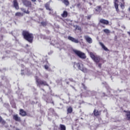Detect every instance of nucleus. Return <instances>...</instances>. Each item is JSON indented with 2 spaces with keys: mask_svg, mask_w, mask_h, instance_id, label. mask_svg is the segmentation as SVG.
Masks as SVG:
<instances>
[{
  "mask_svg": "<svg viewBox=\"0 0 130 130\" xmlns=\"http://www.w3.org/2000/svg\"><path fill=\"white\" fill-rule=\"evenodd\" d=\"M22 35L25 40L29 43H33V40H34V35L33 34L30 33L27 30H23L22 32Z\"/></svg>",
  "mask_w": 130,
  "mask_h": 130,
  "instance_id": "nucleus-1",
  "label": "nucleus"
},
{
  "mask_svg": "<svg viewBox=\"0 0 130 130\" xmlns=\"http://www.w3.org/2000/svg\"><path fill=\"white\" fill-rule=\"evenodd\" d=\"M73 52H74V53H75V55H77L78 57H79L80 58H81V59H86V58H87V56H86V54H85V53L81 51H79L76 49H73Z\"/></svg>",
  "mask_w": 130,
  "mask_h": 130,
  "instance_id": "nucleus-2",
  "label": "nucleus"
},
{
  "mask_svg": "<svg viewBox=\"0 0 130 130\" xmlns=\"http://www.w3.org/2000/svg\"><path fill=\"white\" fill-rule=\"evenodd\" d=\"M36 82L38 87H40L41 86H47L48 87V86H49V85L47 84V82L42 80L38 78V77L36 78Z\"/></svg>",
  "mask_w": 130,
  "mask_h": 130,
  "instance_id": "nucleus-3",
  "label": "nucleus"
},
{
  "mask_svg": "<svg viewBox=\"0 0 130 130\" xmlns=\"http://www.w3.org/2000/svg\"><path fill=\"white\" fill-rule=\"evenodd\" d=\"M76 67L80 70L83 72V73H87L88 72V70L85 67H84V64L82 63H76Z\"/></svg>",
  "mask_w": 130,
  "mask_h": 130,
  "instance_id": "nucleus-4",
  "label": "nucleus"
},
{
  "mask_svg": "<svg viewBox=\"0 0 130 130\" xmlns=\"http://www.w3.org/2000/svg\"><path fill=\"white\" fill-rule=\"evenodd\" d=\"M89 54L91 58L93 60V61L96 63H98L100 61V57L99 56L94 55L92 52H90Z\"/></svg>",
  "mask_w": 130,
  "mask_h": 130,
  "instance_id": "nucleus-5",
  "label": "nucleus"
},
{
  "mask_svg": "<svg viewBox=\"0 0 130 130\" xmlns=\"http://www.w3.org/2000/svg\"><path fill=\"white\" fill-rule=\"evenodd\" d=\"M22 4H23L24 6L28 8L32 7V3L28 0H22Z\"/></svg>",
  "mask_w": 130,
  "mask_h": 130,
  "instance_id": "nucleus-6",
  "label": "nucleus"
},
{
  "mask_svg": "<svg viewBox=\"0 0 130 130\" xmlns=\"http://www.w3.org/2000/svg\"><path fill=\"white\" fill-rule=\"evenodd\" d=\"M13 118L15 121H18V122H21L22 121L21 117H20L18 114L13 115Z\"/></svg>",
  "mask_w": 130,
  "mask_h": 130,
  "instance_id": "nucleus-7",
  "label": "nucleus"
},
{
  "mask_svg": "<svg viewBox=\"0 0 130 130\" xmlns=\"http://www.w3.org/2000/svg\"><path fill=\"white\" fill-rule=\"evenodd\" d=\"M118 0H114V7L117 13H119V9H118Z\"/></svg>",
  "mask_w": 130,
  "mask_h": 130,
  "instance_id": "nucleus-8",
  "label": "nucleus"
},
{
  "mask_svg": "<svg viewBox=\"0 0 130 130\" xmlns=\"http://www.w3.org/2000/svg\"><path fill=\"white\" fill-rule=\"evenodd\" d=\"M100 23H101V24H103L104 25H109V21L104 19H101L100 20Z\"/></svg>",
  "mask_w": 130,
  "mask_h": 130,
  "instance_id": "nucleus-9",
  "label": "nucleus"
},
{
  "mask_svg": "<svg viewBox=\"0 0 130 130\" xmlns=\"http://www.w3.org/2000/svg\"><path fill=\"white\" fill-rule=\"evenodd\" d=\"M93 114L94 116H100L101 115V111H98L95 109L93 110Z\"/></svg>",
  "mask_w": 130,
  "mask_h": 130,
  "instance_id": "nucleus-10",
  "label": "nucleus"
},
{
  "mask_svg": "<svg viewBox=\"0 0 130 130\" xmlns=\"http://www.w3.org/2000/svg\"><path fill=\"white\" fill-rule=\"evenodd\" d=\"M84 39L88 42V43L91 44L92 42H93V41L92 40V38H91L90 37L88 36H84Z\"/></svg>",
  "mask_w": 130,
  "mask_h": 130,
  "instance_id": "nucleus-11",
  "label": "nucleus"
},
{
  "mask_svg": "<svg viewBox=\"0 0 130 130\" xmlns=\"http://www.w3.org/2000/svg\"><path fill=\"white\" fill-rule=\"evenodd\" d=\"M19 115L23 117L26 116L27 115V113L26 111H24L23 109H20L19 110Z\"/></svg>",
  "mask_w": 130,
  "mask_h": 130,
  "instance_id": "nucleus-12",
  "label": "nucleus"
},
{
  "mask_svg": "<svg viewBox=\"0 0 130 130\" xmlns=\"http://www.w3.org/2000/svg\"><path fill=\"white\" fill-rule=\"evenodd\" d=\"M69 40H70L72 42H74V43H79V40L78 39H76L71 36L68 37Z\"/></svg>",
  "mask_w": 130,
  "mask_h": 130,
  "instance_id": "nucleus-13",
  "label": "nucleus"
},
{
  "mask_svg": "<svg viewBox=\"0 0 130 130\" xmlns=\"http://www.w3.org/2000/svg\"><path fill=\"white\" fill-rule=\"evenodd\" d=\"M13 6L16 10H19V3L17 0L13 1Z\"/></svg>",
  "mask_w": 130,
  "mask_h": 130,
  "instance_id": "nucleus-14",
  "label": "nucleus"
},
{
  "mask_svg": "<svg viewBox=\"0 0 130 130\" xmlns=\"http://www.w3.org/2000/svg\"><path fill=\"white\" fill-rule=\"evenodd\" d=\"M45 8H46V10H47L48 11H53V10L50 8V3H49V2L45 4Z\"/></svg>",
  "mask_w": 130,
  "mask_h": 130,
  "instance_id": "nucleus-15",
  "label": "nucleus"
},
{
  "mask_svg": "<svg viewBox=\"0 0 130 130\" xmlns=\"http://www.w3.org/2000/svg\"><path fill=\"white\" fill-rule=\"evenodd\" d=\"M125 117L127 120H129L130 121V111H125Z\"/></svg>",
  "mask_w": 130,
  "mask_h": 130,
  "instance_id": "nucleus-16",
  "label": "nucleus"
},
{
  "mask_svg": "<svg viewBox=\"0 0 130 130\" xmlns=\"http://www.w3.org/2000/svg\"><path fill=\"white\" fill-rule=\"evenodd\" d=\"M61 16L62 18H67L68 16H69V13H68V11H64L61 14Z\"/></svg>",
  "mask_w": 130,
  "mask_h": 130,
  "instance_id": "nucleus-17",
  "label": "nucleus"
},
{
  "mask_svg": "<svg viewBox=\"0 0 130 130\" xmlns=\"http://www.w3.org/2000/svg\"><path fill=\"white\" fill-rule=\"evenodd\" d=\"M61 2L66 7L70 6V1L69 0H61Z\"/></svg>",
  "mask_w": 130,
  "mask_h": 130,
  "instance_id": "nucleus-18",
  "label": "nucleus"
},
{
  "mask_svg": "<svg viewBox=\"0 0 130 130\" xmlns=\"http://www.w3.org/2000/svg\"><path fill=\"white\" fill-rule=\"evenodd\" d=\"M100 45H101V46H102V48H103L105 50V51H109L108 48H107V47H106L103 43H102V42H100Z\"/></svg>",
  "mask_w": 130,
  "mask_h": 130,
  "instance_id": "nucleus-19",
  "label": "nucleus"
},
{
  "mask_svg": "<svg viewBox=\"0 0 130 130\" xmlns=\"http://www.w3.org/2000/svg\"><path fill=\"white\" fill-rule=\"evenodd\" d=\"M102 11V7L101 6H98L96 7L95 9V12H98L99 13H100Z\"/></svg>",
  "mask_w": 130,
  "mask_h": 130,
  "instance_id": "nucleus-20",
  "label": "nucleus"
},
{
  "mask_svg": "<svg viewBox=\"0 0 130 130\" xmlns=\"http://www.w3.org/2000/svg\"><path fill=\"white\" fill-rule=\"evenodd\" d=\"M20 10L25 14H30V11H29V10H26V9L23 8H21Z\"/></svg>",
  "mask_w": 130,
  "mask_h": 130,
  "instance_id": "nucleus-21",
  "label": "nucleus"
},
{
  "mask_svg": "<svg viewBox=\"0 0 130 130\" xmlns=\"http://www.w3.org/2000/svg\"><path fill=\"white\" fill-rule=\"evenodd\" d=\"M73 112V107H69L67 108V114H71Z\"/></svg>",
  "mask_w": 130,
  "mask_h": 130,
  "instance_id": "nucleus-22",
  "label": "nucleus"
},
{
  "mask_svg": "<svg viewBox=\"0 0 130 130\" xmlns=\"http://www.w3.org/2000/svg\"><path fill=\"white\" fill-rule=\"evenodd\" d=\"M16 17H23L24 16V14L21 12H16L15 13Z\"/></svg>",
  "mask_w": 130,
  "mask_h": 130,
  "instance_id": "nucleus-23",
  "label": "nucleus"
},
{
  "mask_svg": "<svg viewBox=\"0 0 130 130\" xmlns=\"http://www.w3.org/2000/svg\"><path fill=\"white\" fill-rule=\"evenodd\" d=\"M0 122L2 124H6V121L3 119V118L0 116Z\"/></svg>",
  "mask_w": 130,
  "mask_h": 130,
  "instance_id": "nucleus-24",
  "label": "nucleus"
},
{
  "mask_svg": "<svg viewBox=\"0 0 130 130\" xmlns=\"http://www.w3.org/2000/svg\"><path fill=\"white\" fill-rule=\"evenodd\" d=\"M122 2L123 3H121L120 5V7L123 10L124 9L125 6H124V0H122Z\"/></svg>",
  "mask_w": 130,
  "mask_h": 130,
  "instance_id": "nucleus-25",
  "label": "nucleus"
},
{
  "mask_svg": "<svg viewBox=\"0 0 130 130\" xmlns=\"http://www.w3.org/2000/svg\"><path fill=\"white\" fill-rule=\"evenodd\" d=\"M60 130H66V126L64 125L60 124Z\"/></svg>",
  "mask_w": 130,
  "mask_h": 130,
  "instance_id": "nucleus-26",
  "label": "nucleus"
},
{
  "mask_svg": "<svg viewBox=\"0 0 130 130\" xmlns=\"http://www.w3.org/2000/svg\"><path fill=\"white\" fill-rule=\"evenodd\" d=\"M41 24L42 25H43V27H45V26H47V21H42L41 22Z\"/></svg>",
  "mask_w": 130,
  "mask_h": 130,
  "instance_id": "nucleus-27",
  "label": "nucleus"
},
{
  "mask_svg": "<svg viewBox=\"0 0 130 130\" xmlns=\"http://www.w3.org/2000/svg\"><path fill=\"white\" fill-rule=\"evenodd\" d=\"M103 31L106 34H109V33H110V30L108 29H105L103 30Z\"/></svg>",
  "mask_w": 130,
  "mask_h": 130,
  "instance_id": "nucleus-28",
  "label": "nucleus"
},
{
  "mask_svg": "<svg viewBox=\"0 0 130 130\" xmlns=\"http://www.w3.org/2000/svg\"><path fill=\"white\" fill-rule=\"evenodd\" d=\"M82 86L84 90H87V86L84 83H82Z\"/></svg>",
  "mask_w": 130,
  "mask_h": 130,
  "instance_id": "nucleus-29",
  "label": "nucleus"
},
{
  "mask_svg": "<svg viewBox=\"0 0 130 130\" xmlns=\"http://www.w3.org/2000/svg\"><path fill=\"white\" fill-rule=\"evenodd\" d=\"M76 29H77V30H79V31H81V27H80V26H76Z\"/></svg>",
  "mask_w": 130,
  "mask_h": 130,
  "instance_id": "nucleus-30",
  "label": "nucleus"
},
{
  "mask_svg": "<svg viewBox=\"0 0 130 130\" xmlns=\"http://www.w3.org/2000/svg\"><path fill=\"white\" fill-rule=\"evenodd\" d=\"M51 104H53V105H54V102L53 101H52V99H51V102H50Z\"/></svg>",
  "mask_w": 130,
  "mask_h": 130,
  "instance_id": "nucleus-31",
  "label": "nucleus"
},
{
  "mask_svg": "<svg viewBox=\"0 0 130 130\" xmlns=\"http://www.w3.org/2000/svg\"><path fill=\"white\" fill-rule=\"evenodd\" d=\"M44 67H45V69H46V70H48V66H47V65H45V66H44Z\"/></svg>",
  "mask_w": 130,
  "mask_h": 130,
  "instance_id": "nucleus-32",
  "label": "nucleus"
},
{
  "mask_svg": "<svg viewBox=\"0 0 130 130\" xmlns=\"http://www.w3.org/2000/svg\"><path fill=\"white\" fill-rule=\"evenodd\" d=\"M69 80L70 81V82H74V79H73V78H69Z\"/></svg>",
  "mask_w": 130,
  "mask_h": 130,
  "instance_id": "nucleus-33",
  "label": "nucleus"
},
{
  "mask_svg": "<svg viewBox=\"0 0 130 130\" xmlns=\"http://www.w3.org/2000/svg\"><path fill=\"white\" fill-rule=\"evenodd\" d=\"M98 66H99V67H100V69H101V67H102V64H101V63H99Z\"/></svg>",
  "mask_w": 130,
  "mask_h": 130,
  "instance_id": "nucleus-34",
  "label": "nucleus"
},
{
  "mask_svg": "<svg viewBox=\"0 0 130 130\" xmlns=\"http://www.w3.org/2000/svg\"><path fill=\"white\" fill-rule=\"evenodd\" d=\"M90 19H91V16H87V19L90 20Z\"/></svg>",
  "mask_w": 130,
  "mask_h": 130,
  "instance_id": "nucleus-35",
  "label": "nucleus"
},
{
  "mask_svg": "<svg viewBox=\"0 0 130 130\" xmlns=\"http://www.w3.org/2000/svg\"><path fill=\"white\" fill-rule=\"evenodd\" d=\"M80 6H81V4L79 3L78 4H77V7H80Z\"/></svg>",
  "mask_w": 130,
  "mask_h": 130,
  "instance_id": "nucleus-36",
  "label": "nucleus"
},
{
  "mask_svg": "<svg viewBox=\"0 0 130 130\" xmlns=\"http://www.w3.org/2000/svg\"><path fill=\"white\" fill-rule=\"evenodd\" d=\"M31 2H32L33 3H35V2H36V0H31Z\"/></svg>",
  "mask_w": 130,
  "mask_h": 130,
  "instance_id": "nucleus-37",
  "label": "nucleus"
},
{
  "mask_svg": "<svg viewBox=\"0 0 130 130\" xmlns=\"http://www.w3.org/2000/svg\"><path fill=\"white\" fill-rule=\"evenodd\" d=\"M127 33L130 36V31H127Z\"/></svg>",
  "mask_w": 130,
  "mask_h": 130,
  "instance_id": "nucleus-38",
  "label": "nucleus"
},
{
  "mask_svg": "<svg viewBox=\"0 0 130 130\" xmlns=\"http://www.w3.org/2000/svg\"><path fill=\"white\" fill-rule=\"evenodd\" d=\"M66 83H67L68 85H69V84H70V83L69 82V81H67V82H66Z\"/></svg>",
  "mask_w": 130,
  "mask_h": 130,
  "instance_id": "nucleus-39",
  "label": "nucleus"
},
{
  "mask_svg": "<svg viewBox=\"0 0 130 130\" xmlns=\"http://www.w3.org/2000/svg\"><path fill=\"white\" fill-rule=\"evenodd\" d=\"M26 46L28 47L29 46V45L28 44H27L26 45Z\"/></svg>",
  "mask_w": 130,
  "mask_h": 130,
  "instance_id": "nucleus-40",
  "label": "nucleus"
},
{
  "mask_svg": "<svg viewBox=\"0 0 130 130\" xmlns=\"http://www.w3.org/2000/svg\"><path fill=\"white\" fill-rule=\"evenodd\" d=\"M103 28H105V26H103Z\"/></svg>",
  "mask_w": 130,
  "mask_h": 130,
  "instance_id": "nucleus-41",
  "label": "nucleus"
}]
</instances>
